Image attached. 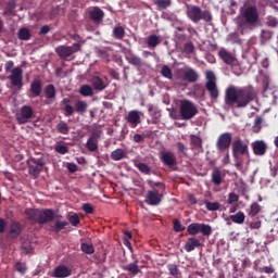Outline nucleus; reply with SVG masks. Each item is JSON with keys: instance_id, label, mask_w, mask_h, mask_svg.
I'll use <instances>...</instances> for the list:
<instances>
[{"instance_id": "f257e3e1", "label": "nucleus", "mask_w": 278, "mask_h": 278, "mask_svg": "<svg viewBox=\"0 0 278 278\" xmlns=\"http://www.w3.org/2000/svg\"><path fill=\"white\" fill-rule=\"evenodd\" d=\"M257 99V91L251 85L244 87L229 86L225 90L224 103L231 110H244Z\"/></svg>"}, {"instance_id": "f03ea898", "label": "nucleus", "mask_w": 278, "mask_h": 278, "mask_svg": "<svg viewBox=\"0 0 278 278\" xmlns=\"http://www.w3.org/2000/svg\"><path fill=\"white\" fill-rule=\"evenodd\" d=\"M260 25V11L256 5L248 4L240 9L237 17V29L241 36L250 34Z\"/></svg>"}, {"instance_id": "7ed1b4c3", "label": "nucleus", "mask_w": 278, "mask_h": 278, "mask_svg": "<svg viewBox=\"0 0 278 278\" xmlns=\"http://www.w3.org/2000/svg\"><path fill=\"white\" fill-rule=\"evenodd\" d=\"M187 17L191 20L192 23H199L204 21V23H212V12L210 10H201L199 5H191L187 8Z\"/></svg>"}, {"instance_id": "20e7f679", "label": "nucleus", "mask_w": 278, "mask_h": 278, "mask_svg": "<svg viewBox=\"0 0 278 278\" xmlns=\"http://www.w3.org/2000/svg\"><path fill=\"white\" fill-rule=\"evenodd\" d=\"M26 164L28 166V174L30 177H34V179H38L40 177V173H42L47 161H45V155H41L40 157L36 159L34 156H30Z\"/></svg>"}, {"instance_id": "39448f33", "label": "nucleus", "mask_w": 278, "mask_h": 278, "mask_svg": "<svg viewBox=\"0 0 278 278\" xmlns=\"http://www.w3.org/2000/svg\"><path fill=\"white\" fill-rule=\"evenodd\" d=\"M179 114L182 121H191L197 114H199V109L190 100H181L179 104Z\"/></svg>"}, {"instance_id": "423d86ee", "label": "nucleus", "mask_w": 278, "mask_h": 278, "mask_svg": "<svg viewBox=\"0 0 278 278\" xmlns=\"http://www.w3.org/2000/svg\"><path fill=\"white\" fill-rule=\"evenodd\" d=\"M205 88L210 94V98L213 101H217L218 97H220V91L218 90V85H216V74L212 71L205 72Z\"/></svg>"}, {"instance_id": "0eeeda50", "label": "nucleus", "mask_w": 278, "mask_h": 278, "mask_svg": "<svg viewBox=\"0 0 278 278\" xmlns=\"http://www.w3.org/2000/svg\"><path fill=\"white\" fill-rule=\"evenodd\" d=\"M187 233H189V236H198L199 233H202V236L208 238V236H212V226L207 224L192 223L187 227Z\"/></svg>"}, {"instance_id": "6e6552de", "label": "nucleus", "mask_w": 278, "mask_h": 278, "mask_svg": "<svg viewBox=\"0 0 278 278\" xmlns=\"http://www.w3.org/2000/svg\"><path fill=\"white\" fill-rule=\"evenodd\" d=\"M77 51H81V45L74 43L71 46H58L55 48V53L61 58V60H66V58H71L73 53H77Z\"/></svg>"}, {"instance_id": "1a4fd4ad", "label": "nucleus", "mask_w": 278, "mask_h": 278, "mask_svg": "<svg viewBox=\"0 0 278 278\" xmlns=\"http://www.w3.org/2000/svg\"><path fill=\"white\" fill-rule=\"evenodd\" d=\"M31 118H34V108L30 105H23L16 114L18 125H27Z\"/></svg>"}, {"instance_id": "9d476101", "label": "nucleus", "mask_w": 278, "mask_h": 278, "mask_svg": "<svg viewBox=\"0 0 278 278\" xmlns=\"http://www.w3.org/2000/svg\"><path fill=\"white\" fill-rule=\"evenodd\" d=\"M240 155H249V143L242 141V139H237L232 142V157L238 160Z\"/></svg>"}, {"instance_id": "9b49d317", "label": "nucleus", "mask_w": 278, "mask_h": 278, "mask_svg": "<svg viewBox=\"0 0 278 278\" xmlns=\"http://www.w3.org/2000/svg\"><path fill=\"white\" fill-rule=\"evenodd\" d=\"M232 135L231 132H223L217 138L216 149L219 153H225V151H229V147H231Z\"/></svg>"}, {"instance_id": "f8f14e48", "label": "nucleus", "mask_w": 278, "mask_h": 278, "mask_svg": "<svg viewBox=\"0 0 278 278\" xmlns=\"http://www.w3.org/2000/svg\"><path fill=\"white\" fill-rule=\"evenodd\" d=\"M8 79L11 81V86L15 88H23V68L20 66L14 67L11 71V75L8 76Z\"/></svg>"}, {"instance_id": "ddd939ff", "label": "nucleus", "mask_w": 278, "mask_h": 278, "mask_svg": "<svg viewBox=\"0 0 278 278\" xmlns=\"http://www.w3.org/2000/svg\"><path fill=\"white\" fill-rule=\"evenodd\" d=\"M55 220V211L53 208H42L39 213V225H47Z\"/></svg>"}, {"instance_id": "4468645a", "label": "nucleus", "mask_w": 278, "mask_h": 278, "mask_svg": "<svg viewBox=\"0 0 278 278\" xmlns=\"http://www.w3.org/2000/svg\"><path fill=\"white\" fill-rule=\"evenodd\" d=\"M218 55L227 66H238V59L226 49H220L218 51Z\"/></svg>"}, {"instance_id": "2eb2a0df", "label": "nucleus", "mask_w": 278, "mask_h": 278, "mask_svg": "<svg viewBox=\"0 0 278 278\" xmlns=\"http://www.w3.org/2000/svg\"><path fill=\"white\" fill-rule=\"evenodd\" d=\"M43 92H45V97L47 99V100H45V104L51 105V103H53V101H55V99L58 97V90L55 89V85H53V84L47 85L43 89Z\"/></svg>"}, {"instance_id": "dca6fc26", "label": "nucleus", "mask_w": 278, "mask_h": 278, "mask_svg": "<svg viewBox=\"0 0 278 278\" xmlns=\"http://www.w3.org/2000/svg\"><path fill=\"white\" fill-rule=\"evenodd\" d=\"M252 151L254 155L262 157L266 155V152L268 151V144H266V141L264 140H256L252 142Z\"/></svg>"}, {"instance_id": "f3484780", "label": "nucleus", "mask_w": 278, "mask_h": 278, "mask_svg": "<svg viewBox=\"0 0 278 278\" xmlns=\"http://www.w3.org/2000/svg\"><path fill=\"white\" fill-rule=\"evenodd\" d=\"M161 162L168 166L169 168H173V166H177V157L175 156V153L167 151V152H161L160 153Z\"/></svg>"}, {"instance_id": "a211bd4d", "label": "nucleus", "mask_w": 278, "mask_h": 278, "mask_svg": "<svg viewBox=\"0 0 278 278\" xmlns=\"http://www.w3.org/2000/svg\"><path fill=\"white\" fill-rule=\"evenodd\" d=\"M146 203H148V205H160V203H162V194H160V191L157 189L148 191Z\"/></svg>"}, {"instance_id": "6ab92c4d", "label": "nucleus", "mask_w": 278, "mask_h": 278, "mask_svg": "<svg viewBox=\"0 0 278 278\" xmlns=\"http://www.w3.org/2000/svg\"><path fill=\"white\" fill-rule=\"evenodd\" d=\"M88 14H89L90 21H92V23H98V24L103 23V18L105 17V13L99 7L91 8Z\"/></svg>"}, {"instance_id": "aec40b11", "label": "nucleus", "mask_w": 278, "mask_h": 278, "mask_svg": "<svg viewBox=\"0 0 278 278\" xmlns=\"http://www.w3.org/2000/svg\"><path fill=\"white\" fill-rule=\"evenodd\" d=\"M125 59L128 64H131V66H136L137 68H142V66H144V63H142V59L136 55L131 50H127Z\"/></svg>"}, {"instance_id": "412c9836", "label": "nucleus", "mask_w": 278, "mask_h": 278, "mask_svg": "<svg viewBox=\"0 0 278 278\" xmlns=\"http://www.w3.org/2000/svg\"><path fill=\"white\" fill-rule=\"evenodd\" d=\"M30 99H36L42 94V80L36 78L30 83Z\"/></svg>"}, {"instance_id": "4be33fe9", "label": "nucleus", "mask_w": 278, "mask_h": 278, "mask_svg": "<svg viewBox=\"0 0 278 278\" xmlns=\"http://www.w3.org/2000/svg\"><path fill=\"white\" fill-rule=\"evenodd\" d=\"M245 219H247V215H244V212H242V211H239L235 215L225 217L227 225H231V222L235 223V225H244ZM229 220H231V222H229Z\"/></svg>"}, {"instance_id": "5701e85b", "label": "nucleus", "mask_w": 278, "mask_h": 278, "mask_svg": "<svg viewBox=\"0 0 278 278\" xmlns=\"http://www.w3.org/2000/svg\"><path fill=\"white\" fill-rule=\"evenodd\" d=\"M25 215L27 220L35 223L36 225H40V210L38 208H26Z\"/></svg>"}, {"instance_id": "b1692460", "label": "nucleus", "mask_w": 278, "mask_h": 278, "mask_svg": "<svg viewBox=\"0 0 278 278\" xmlns=\"http://www.w3.org/2000/svg\"><path fill=\"white\" fill-rule=\"evenodd\" d=\"M90 84H91L93 90H98V92H103V90H105V88H108V84H105V81H103V78H101L99 76L91 77Z\"/></svg>"}, {"instance_id": "393cba45", "label": "nucleus", "mask_w": 278, "mask_h": 278, "mask_svg": "<svg viewBox=\"0 0 278 278\" xmlns=\"http://www.w3.org/2000/svg\"><path fill=\"white\" fill-rule=\"evenodd\" d=\"M52 277L54 278L71 277V269L66 267V265H59L54 268Z\"/></svg>"}, {"instance_id": "a878e982", "label": "nucleus", "mask_w": 278, "mask_h": 278, "mask_svg": "<svg viewBox=\"0 0 278 278\" xmlns=\"http://www.w3.org/2000/svg\"><path fill=\"white\" fill-rule=\"evenodd\" d=\"M182 73L185 81H188L189 84L199 81V73H197L192 67L185 70Z\"/></svg>"}, {"instance_id": "bb28decb", "label": "nucleus", "mask_w": 278, "mask_h": 278, "mask_svg": "<svg viewBox=\"0 0 278 278\" xmlns=\"http://www.w3.org/2000/svg\"><path fill=\"white\" fill-rule=\"evenodd\" d=\"M201 247H202L201 241L197 239V237H191L187 239V242L185 244V251H187V253H192L194 249H199Z\"/></svg>"}, {"instance_id": "cd10ccee", "label": "nucleus", "mask_w": 278, "mask_h": 278, "mask_svg": "<svg viewBox=\"0 0 278 278\" xmlns=\"http://www.w3.org/2000/svg\"><path fill=\"white\" fill-rule=\"evenodd\" d=\"M123 270H126V273H129V275H131L132 277H136V275H139V273H142L140 266H138V261L123 266Z\"/></svg>"}, {"instance_id": "c85d7f7f", "label": "nucleus", "mask_w": 278, "mask_h": 278, "mask_svg": "<svg viewBox=\"0 0 278 278\" xmlns=\"http://www.w3.org/2000/svg\"><path fill=\"white\" fill-rule=\"evenodd\" d=\"M128 123L131 125V127H138L140 125V112L138 111H130L127 116Z\"/></svg>"}, {"instance_id": "c756f323", "label": "nucleus", "mask_w": 278, "mask_h": 278, "mask_svg": "<svg viewBox=\"0 0 278 278\" xmlns=\"http://www.w3.org/2000/svg\"><path fill=\"white\" fill-rule=\"evenodd\" d=\"M211 177L214 186H220V184H223V172H220V169L214 168Z\"/></svg>"}, {"instance_id": "7c9ffc66", "label": "nucleus", "mask_w": 278, "mask_h": 278, "mask_svg": "<svg viewBox=\"0 0 278 278\" xmlns=\"http://www.w3.org/2000/svg\"><path fill=\"white\" fill-rule=\"evenodd\" d=\"M86 147L88 151L94 152L99 149V144H97V134H92L87 140Z\"/></svg>"}, {"instance_id": "2f4dec72", "label": "nucleus", "mask_w": 278, "mask_h": 278, "mask_svg": "<svg viewBox=\"0 0 278 278\" xmlns=\"http://www.w3.org/2000/svg\"><path fill=\"white\" fill-rule=\"evenodd\" d=\"M9 236H11V238H18V236H21V224L13 222L10 225Z\"/></svg>"}, {"instance_id": "473e14b6", "label": "nucleus", "mask_w": 278, "mask_h": 278, "mask_svg": "<svg viewBox=\"0 0 278 278\" xmlns=\"http://www.w3.org/2000/svg\"><path fill=\"white\" fill-rule=\"evenodd\" d=\"M61 103L64 105L66 116H73V114H75V109L71 105V99L64 98Z\"/></svg>"}, {"instance_id": "72a5a7b5", "label": "nucleus", "mask_w": 278, "mask_h": 278, "mask_svg": "<svg viewBox=\"0 0 278 278\" xmlns=\"http://www.w3.org/2000/svg\"><path fill=\"white\" fill-rule=\"evenodd\" d=\"M79 94L81 97H94V89L90 85H83L79 88Z\"/></svg>"}, {"instance_id": "f704fd0d", "label": "nucleus", "mask_w": 278, "mask_h": 278, "mask_svg": "<svg viewBox=\"0 0 278 278\" xmlns=\"http://www.w3.org/2000/svg\"><path fill=\"white\" fill-rule=\"evenodd\" d=\"M167 270L169 275L174 278H182L181 270H179V267L175 264H168Z\"/></svg>"}, {"instance_id": "c9c22d12", "label": "nucleus", "mask_w": 278, "mask_h": 278, "mask_svg": "<svg viewBox=\"0 0 278 278\" xmlns=\"http://www.w3.org/2000/svg\"><path fill=\"white\" fill-rule=\"evenodd\" d=\"M68 222L66 220H55L54 225L51 226V231H53V233H60V231H62V229H64V227H67Z\"/></svg>"}, {"instance_id": "e433bc0d", "label": "nucleus", "mask_w": 278, "mask_h": 278, "mask_svg": "<svg viewBox=\"0 0 278 278\" xmlns=\"http://www.w3.org/2000/svg\"><path fill=\"white\" fill-rule=\"evenodd\" d=\"M190 144L193 149H203V140L195 135H190Z\"/></svg>"}, {"instance_id": "4c0bfd02", "label": "nucleus", "mask_w": 278, "mask_h": 278, "mask_svg": "<svg viewBox=\"0 0 278 278\" xmlns=\"http://www.w3.org/2000/svg\"><path fill=\"white\" fill-rule=\"evenodd\" d=\"M113 37L115 40H123L125 38V28L123 26H115L113 28Z\"/></svg>"}, {"instance_id": "58836bf2", "label": "nucleus", "mask_w": 278, "mask_h": 278, "mask_svg": "<svg viewBox=\"0 0 278 278\" xmlns=\"http://www.w3.org/2000/svg\"><path fill=\"white\" fill-rule=\"evenodd\" d=\"M75 111L78 114H86V112L88 111V103L84 100L77 101L75 105Z\"/></svg>"}, {"instance_id": "ea45409f", "label": "nucleus", "mask_w": 278, "mask_h": 278, "mask_svg": "<svg viewBox=\"0 0 278 278\" xmlns=\"http://www.w3.org/2000/svg\"><path fill=\"white\" fill-rule=\"evenodd\" d=\"M260 212H262V206L260 205V203L254 202L251 204L250 206V211H249V216L251 218H254V216H256L257 214H260Z\"/></svg>"}, {"instance_id": "a19ab883", "label": "nucleus", "mask_w": 278, "mask_h": 278, "mask_svg": "<svg viewBox=\"0 0 278 278\" xmlns=\"http://www.w3.org/2000/svg\"><path fill=\"white\" fill-rule=\"evenodd\" d=\"M149 49H155L160 45V37L157 35H150L147 40Z\"/></svg>"}, {"instance_id": "79ce46f5", "label": "nucleus", "mask_w": 278, "mask_h": 278, "mask_svg": "<svg viewBox=\"0 0 278 278\" xmlns=\"http://www.w3.org/2000/svg\"><path fill=\"white\" fill-rule=\"evenodd\" d=\"M125 157V150L123 149H116L111 153V160L114 162H119V160H123Z\"/></svg>"}, {"instance_id": "37998d69", "label": "nucleus", "mask_w": 278, "mask_h": 278, "mask_svg": "<svg viewBox=\"0 0 278 278\" xmlns=\"http://www.w3.org/2000/svg\"><path fill=\"white\" fill-rule=\"evenodd\" d=\"M154 4L159 10H166V8H170L173 5L172 0H154Z\"/></svg>"}, {"instance_id": "c03bdc74", "label": "nucleus", "mask_w": 278, "mask_h": 278, "mask_svg": "<svg viewBox=\"0 0 278 278\" xmlns=\"http://www.w3.org/2000/svg\"><path fill=\"white\" fill-rule=\"evenodd\" d=\"M204 205L208 212H218V210H220V203L218 202H210L205 200Z\"/></svg>"}, {"instance_id": "a18cd8bd", "label": "nucleus", "mask_w": 278, "mask_h": 278, "mask_svg": "<svg viewBox=\"0 0 278 278\" xmlns=\"http://www.w3.org/2000/svg\"><path fill=\"white\" fill-rule=\"evenodd\" d=\"M56 129L59 134H63V136H67L68 131H71V127H68V124H66V122H60L56 125Z\"/></svg>"}, {"instance_id": "49530a36", "label": "nucleus", "mask_w": 278, "mask_h": 278, "mask_svg": "<svg viewBox=\"0 0 278 278\" xmlns=\"http://www.w3.org/2000/svg\"><path fill=\"white\" fill-rule=\"evenodd\" d=\"M136 168L142 173V175H151V167L147 163H135Z\"/></svg>"}, {"instance_id": "de8ad7c7", "label": "nucleus", "mask_w": 278, "mask_h": 278, "mask_svg": "<svg viewBox=\"0 0 278 278\" xmlns=\"http://www.w3.org/2000/svg\"><path fill=\"white\" fill-rule=\"evenodd\" d=\"M265 25L267 27H271L273 29H275L278 27V18L273 15H269L266 17Z\"/></svg>"}, {"instance_id": "09e8293b", "label": "nucleus", "mask_w": 278, "mask_h": 278, "mask_svg": "<svg viewBox=\"0 0 278 278\" xmlns=\"http://www.w3.org/2000/svg\"><path fill=\"white\" fill-rule=\"evenodd\" d=\"M161 75L162 77H165V79H173V71L168 65H163L161 68Z\"/></svg>"}, {"instance_id": "8fccbe9b", "label": "nucleus", "mask_w": 278, "mask_h": 278, "mask_svg": "<svg viewBox=\"0 0 278 278\" xmlns=\"http://www.w3.org/2000/svg\"><path fill=\"white\" fill-rule=\"evenodd\" d=\"M273 35H274V33L271 30L262 29L261 30L262 42H268V40H270L273 38Z\"/></svg>"}, {"instance_id": "3c124183", "label": "nucleus", "mask_w": 278, "mask_h": 278, "mask_svg": "<svg viewBox=\"0 0 278 278\" xmlns=\"http://www.w3.org/2000/svg\"><path fill=\"white\" fill-rule=\"evenodd\" d=\"M29 38H31V33H29V29L21 28L18 30V39L20 40H29Z\"/></svg>"}, {"instance_id": "603ef678", "label": "nucleus", "mask_w": 278, "mask_h": 278, "mask_svg": "<svg viewBox=\"0 0 278 278\" xmlns=\"http://www.w3.org/2000/svg\"><path fill=\"white\" fill-rule=\"evenodd\" d=\"M173 225H174V231H176V233H180V231H186V226H184L179 219L174 218Z\"/></svg>"}, {"instance_id": "864d4df0", "label": "nucleus", "mask_w": 278, "mask_h": 278, "mask_svg": "<svg viewBox=\"0 0 278 278\" xmlns=\"http://www.w3.org/2000/svg\"><path fill=\"white\" fill-rule=\"evenodd\" d=\"M80 249L86 255H92V253H94V247L92 244L81 243Z\"/></svg>"}, {"instance_id": "5fc2aeb1", "label": "nucleus", "mask_w": 278, "mask_h": 278, "mask_svg": "<svg viewBox=\"0 0 278 278\" xmlns=\"http://www.w3.org/2000/svg\"><path fill=\"white\" fill-rule=\"evenodd\" d=\"M261 129H262V117L256 116L254 119V125L252 127V131H254V134H260Z\"/></svg>"}, {"instance_id": "6e6d98bb", "label": "nucleus", "mask_w": 278, "mask_h": 278, "mask_svg": "<svg viewBox=\"0 0 278 278\" xmlns=\"http://www.w3.org/2000/svg\"><path fill=\"white\" fill-rule=\"evenodd\" d=\"M54 151L56 153H59L60 155H66V153H68V147H66L64 144H56L54 147Z\"/></svg>"}, {"instance_id": "4d7b16f0", "label": "nucleus", "mask_w": 278, "mask_h": 278, "mask_svg": "<svg viewBox=\"0 0 278 278\" xmlns=\"http://www.w3.org/2000/svg\"><path fill=\"white\" fill-rule=\"evenodd\" d=\"M68 222L71 223V225L73 227H77V225H79V223H81V220L79 219V215H77V214L70 216Z\"/></svg>"}, {"instance_id": "13d9d810", "label": "nucleus", "mask_w": 278, "mask_h": 278, "mask_svg": "<svg viewBox=\"0 0 278 278\" xmlns=\"http://www.w3.org/2000/svg\"><path fill=\"white\" fill-rule=\"evenodd\" d=\"M239 199L240 198L238 197V194H236L235 192H231L228 195L227 203H228V205H231L232 203H238Z\"/></svg>"}, {"instance_id": "bf43d9fd", "label": "nucleus", "mask_w": 278, "mask_h": 278, "mask_svg": "<svg viewBox=\"0 0 278 278\" xmlns=\"http://www.w3.org/2000/svg\"><path fill=\"white\" fill-rule=\"evenodd\" d=\"M83 210L85 211V214H94V206L90 203L83 204Z\"/></svg>"}, {"instance_id": "052dcab7", "label": "nucleus", "mask_w": 278, "mask_h": 278, "mask_svg": "<svg viewBox=\"0 0 278 278\" xmlns=\"http://www.w3.org/2000/svg\"><path fill=\"white\" fill-rule=\"evenodd\" d=\"M184 51L185 53H188V54L194 53V45L192 42L185 43Z\"/></svg>"}, {"instance_id": "680f3d73", "label": "nucleus", "mask_w": 278, "mask_h": 278, "mask_svg": "<svg viewBox=\"0 0 278 278\" xmlns=\"http://www.w3.org/2000/svg\"><path fill=\"white\" fill-rule=\"evenodd\" d=\"M15 270H17V273H21L22 275H24V273L27 270V267L25 266L24 263L17 262L15 264Z\"/></svg>"}, {"instance_id": "e2e57ef3", "label": "nucleus", "mask_w": 278, "mask_h": 278, "mask_svg": "<svg viewBox=\"0 0 278 278\" xmlns=\"http://www.w3.org/2000/svg\"><path fill=\"white\" fill-rule=\"evenodd\" d=\"M176 149H177L178 153H182V155H186V151H188V148H186V144H184L181 142L176 143Z\"/></svg>"}, {"instance_id": "0e129e2a", "label": "nucleus", "mask_w": 278, "mask_h": 278, "mask_svg": "<svg viewBox=\"0 0 278 278\" xmlns=\"http://www.w3.org/2000/svg\"><path fill=\"white\" fill-rule=\"evenodd\" d=\"M260 273H265L266 275H273V273H275V269H274L273 265L265 266L260 269Z\"/></svg>"}, {"instance_id": "69168bd1", "label": "nucleus", "mask_w": 278, "mask_h": 278, "mask_svg": "<svg viewBox=\"0 0 278 278\" xmlns=\"http://www.w3.org/2000/svg\"><path fill=\"white\" fill-rule=\"evenodd\" d=\"M132 140L137 144H140V142H144V137L140 134H136V135H134Z\"/></svg>"}, {"instance_id": "338daca9", "label": "nucleus", "mask_w": 278, "mask_h": 278, "mask_svg": "<svg viewBox=\"0 0 278 278\" xmlns=\"http://www.w3.org/2000/svg\"><path fill=\"white\" fill-rule=\"evenodd\" d=\"M150 186L153 188H161V190H166V186L164 185V182H160V181H156V182H153V181H150Z\"/></svg>"}, {"instance_id": "774afa93", "label": "nucleus", "mask_w": 278, "mask_h": 278, "mask_svg": "<svg viewBox=\"0 0 278 278\" xmlns=\"http://www.w3.org/2000/svg\"><path fill=\"white\" fill-rule=\"evenodd\" d=\"M66 168L68 173H77V164L75 163H67Z\"/></svg>"}]
</instances>
